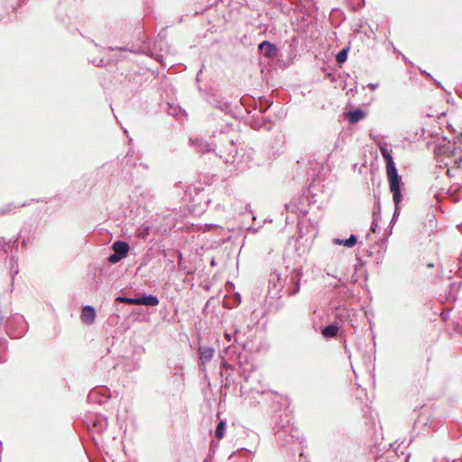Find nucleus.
Instances as JSON below:
<instances>
[{
	"label": "nucleus",
	"mask_w": 462,
	"mask_h": 462,
	"mask_svg": "<svg viewBox=\"0 0 462 462\" xmlns=\"http://www.w3.org/2000/svg\"><path fill=\"white\" fill-rule=\"evenodd\" d=\"M380 152L386 164V174L389 181L390 191L393 193V199L395 205L393 217L399 214L400 203L402 199L401 191V177L391 154V152L385 146H380Z\"/></svg>",
	"instance_id": "f257e3e1"
},
{
	"label": "nucleus",
	"mask_w": 462,
	"mask_h": 462,
	"mask_svg": "<svg viewBox=\"0 0 462 462\" xmlns=\"http://www.w3.org/2000/svg\"><path fill=\"white\" fill-rule=\"evenodd\" d=\"M274 430L277 439L282 442L283 445L291 442L298 443L300 446V456L303 457L305 439L300 430L291 423L290 418L287 415L276 423Z\"/></svg>",
	"instance_id": "f03ea898"
},
{
	"label": "nucleus",
	"mask_w": 462,
	"mask_h": 462,
	"mask_svg": "<svg viewBox=\"0 0 462 462\" xmlns=\"http://www.w3.org/2000/svg\"><path fill=\"white\" fill-rule=\"evenodd\" d=\"M218 156L223 162L226 164H235L239 165V162L237 161L238 157V149L236 143L233 139H229L226 144H221L218 147Z\"/></svg>",
	"instance_id": "7ed1b4c3"
},
{
	"label": "nucleus",
	"mask_w": 462,
	"mask_h": 462,
	"mask_svg": "<svg viewBox=\"0 0 462 462\" xmlns=\"http://www.w3.org/2000/svg\"><path fill=\"white\" fill-rule=\"evenodd\" d=\"M24 319L23 316H16L12 319L6 320V332L14 338L22 337L26 331Z\"/></svg>",
	"instance_id": "20e7f679"
},
{
	"label": "nucleus",
	"mask_w": 462,
	"mask_h": 462,
	"mask_svg": "<svg viewBox=\"0 0 462 462\" xmlns=\"http://www.w3.org/2000/svg\"><path fill=\"white\" fill-rule=\"evenodd\" d=\"M113 253L108 256V263L115 264L125 258L130 251V245L125 241L117 240L112 245Z\"/></svg>",
	"instance_id": "39448f33"
},
{
	"label": "nucleus",
	"mask_w": 462,
	"mask_h": 462,
	"mask_svg": "<svg viewBox=\"0 0 462 462\" xmlns=\"http://www.w3.org/2000/svg\"><path fill=\"white\" fill-rule=\"evenodd\" d=\"M242 346L230 344L221 352V365L226 368L233 369L234 365L229 364V361H236L240 357Z\"/></svg>",
	"instance_id": "423d86ee"
},
{
	"label": "nucleus",
	"mask_w": 462,
	"mask_h": 462,
	"mask_svg": "<svg viewBox=\"0 0 462 462\" xmlns=\"http://www.w3.org/2000/svg\"><path fill=\"white\" fill-rule=\"evenodd\" d=\"M300 273L297 269L291 270L290 274L285 277L286 291L290 295H294L300 291Z\"/></svg>",
	"instance_id": "0eeeda50"
},
{
	"label": "nucleus",
	"mask_w": 462,
	"mask_h": 462,
	"mask_svg": "<svg viewBox=\"0 0 462 462\" xmlns=\"http://www.w3.org/2000/svg\"><path fill=\"white\" fill-rule=\"evenodd\" d=\"M245 331H243L239 325L233 324L230 331H226L224 337L226 340L230 343L233 339L235 343L239 346H242L243 348L245 347V341L244 337L245 336Z\"/></svg>",
	"instance_id": "6e6552de"
},
{
	"label": "nucleus",
	"mask_w": 462,
	"mask_h": 462,
	"mask_svg": "<svg viewBox=\"0 0 462 462\" xmlns=\"http://www.w3.org/2000/svg\"><path fill=\"white\" fill-rule=\"evenodd\" d=\"M258 49L261 53L269 59H274L278 56V48L275 44L269 41H263L258 45Z\"/></svg>",
	"instance_id": "1a4fd4ad"
},
{
	"label": "nucleus",
	"mask_w": 462,
	"mask_h": 462,
	"mask_svg": "<svg viewBox=\"0 0 462 462\" xmlns=\"http://www.w3.org/2000/svg\"><path fill=\"white\" fill-rule=\"evenodd\" d=\"M159 299L155 295L143 294L135 297V305H144L148 307H155L159 304Z\"/></svg>",
	"instance_id": "9d476101"
},
{
	"label": "nucleus",
	"mask_w": 462,
	"mask_h": 462,
	"mask_svg": "<svg viewBox=\"0 0 462 462\" xmlns=\"http://www.w3.org/2000/svg\"><path fill=\"white\" fill-rule=\"evenodd\" d=\"M81 320L86 324H92L96 319V310L94 307L90 305H86L83 307L81 315Z\"/></svg>",
	"instance_id": "9b49d317"
},
{
	"label": "nucleus",
	"mask_w": 462,
	"mask_h": 462,
	"mask_svg": "<svg viewBox=\"0 0 462 462\" xmlns=\"http://www.w3.org/2000/svg\"><path fill=\"white\" fill-rule=\"evenodd\" d=\"M365 116V113L361 108L349 110L346 117L350 124H356Z\"/></svg>",
	"instance_id": "f8f14e48"
},
{
	"label": "nucleus",
	"mask_w": 462,
	"mask_h": 462,
	"mask_svg": "<svg viewBox=\"0 0 462 462\" xmlns=\"http://www.w3.org/2000/svg\"><path fill=\"white\" fill-rule=\"evenodd\" d=\"M199 354L201 364L205 365L212 359L214 356V349L210 346H199Z\"/></svg>",
	"instance_id": "ddd939ff"
},
{
	"label": "nucleus",
	"mask_w": 462,
	"mask_h": 462,
	"mask_svg": "<svg viewBox=\"0 0 462 462\" xmlns=\"http://www.w3.org/2000/svg\"><path fill=\"white\" fill-rule=\"evenodd\" d=\"M189 141L199 152L205 153L214 150L212 145L205 142L202 138L190 139Z\"/></svg>",
	"instance_id": "4468645a"
},
{
	"label": "nucleus",
	"mask_w": 462,
	"mask_h": 462,
	"mask_svg": "<svg viewBox=\"0 0 462 462\" xmlns=\"http://www.w3.org/2000/svg\"><path fill=\"white\" fill-rule=\"evenodd\" d=\"M332 244L337 245H344L347 248H352L357 244V236L351 234L347 239L333 238Z\"/></svg>",
	"instance_id": "2eb2a0df"
},
{
	"label": "nucleus",
	"mask_w": 462,
	"mask_h": 462,
	"mask_svg": "<svg viewBox=\"0 0 462 462\" xmlns=\"http://www.w3.org/2000/svg\"><path fill=\"white\" fill-rule=\"evenodd\" d=\"M338 326L336 323H331L321 328V334L326 338H332L337 335Z\"/></svg>",
	"instance_id": "dca6fc26"
},
{
	"label": "nucleus",
	"mask_w": 462,
	"mask_h": 462,
	"mask_svg": "<svg viewBox=\"0 0 462 462\" xmlns=\"http://www.w3.org/2000/svg\"><path fill=\"white\" fill-rule=\"evenodd\" d=\"M335 317L340 322H345L349 319L350 311L346 306H339L335 310Z\"/></svg>",
	"instance_id": "f3484780"
},
{
	"label": "nucleus",
	"mask_w": 462,
	"mask_h": 462,
	"mask_svg": "<svg viewBox=\"0 0 462 462\" xmlns=\"http://www.w3.org/2000/svg\"><path fill=\"white\" fill-rule=\"evenodd\" d=\"M1 240H3L2 244V251L5 253H8L9 251H12L13 249L15 250V252L18 251V237H16L14 240H9L5 241L3 237H1Z\"/></svg>",
	"instance_id": "a211bd4d"
},
{
	"label": "nucleus",
	"mask_w": 462,
	"mask_h": 462,
	"mask_svg": "<svg viewBox=\"0 0 462 462\" xmlns=\"http://www.w3.org/2000/svg\"><path fill=\"white\" fill-rule=\"evenodd\" d=\"M25 205H26L25 203H23V204H20V205H14L13 203H8V204L5 205L3 208H0V216L14 212V210L16 208L24 207Z\"/></svg>",
	"instance_id": "6ab92c4d"
},
{
	"label": "nucleus",
	"mask_w": 462,
	"mask_h": 462,
	"mask_svg": "<svg viewBox=\"0 0 462 462\" xmlns=\"http://www.w3.org/2000/svg\"><path fill=\"white\" fill-rule=\"evenodd\" d=\"M348 52L349 47L343 48L341 51L337 52V54L336 55V60L339 65L346 61Z\"/></svg>",
	"instance_id": "aec40b11"
},
{
	"label": "nucleus",
	"mask_w": 462,
	"mask_h": 462,
	"mask_svg": "<svg viewBox=\"0 0 462 462\" xmlns=\"http://www.w3.org/2000/svg\"><path fill=\"white\" fill-rule=\"evenodd\" d=\"M226 427V421L223 420H221L217 423L216 430H215V436L217 439H221L224 437Z\"/></svg>",
	"instance_id": "412c9836"
},
{
	"label": "nucleus",
	"mask_w": 462,
	"mask_h": 462,
	"mask_svg": "<svg viewBox=\"0 0 462 462\" xmlns=\"http://www.w3.org/2000/svg\"><path fill=\"white\" fill-rule=\"evenodd\" d=\"M94 428H96L97 431H102L104 429L106 428V421L104 418L101 417H96L93 420Z\"/></svg>",
	"instance_id": "4be33fe9"
},
{
	"label": "nucleus",
	"mask_w": 462,
	"mask_h": 462,
	"mask_svg": "<svg viewBox=\"0 0 462 462\" xmlns=\"http://www.w3.org/2000/svg\"><path fill=\"white\" fill-rule=\"evenodd\" d=\"M18 257L15 254H12L9 260V265L12 273L14 274L18 273V269L15 265H17Z\"/></svg>",
	"instance_id": "5701e85b"
},
{
	"label": "nucleus",
	"mask_w": 462,
	"mask_h": 462,
	"mask_svg": "<svg viewBox=\"0 0 462 462\" xmlns=\"http://www.w3.org/2000/svg\"><path fill=\"white\" fill-rule=\"evenodd\" d=\"M116 300L117 302L135 305V297L130 298V297H125V296H118V297H116Z\"/></svg>",
	"instance_id": "b1692460"
},
{
	"label": "nucleus",
	"mask_w": 462,
	"mask_h": 462,
	"mask_svg": "<svg viewBox=\"0 0 462 462\" xmlns=\"http://www.w3.org/2000/svg\"><path fill=\"white\" fill-rule=\"evenodd\" d=\"M125 165H131L133 167H135L136 166V162L134 160H133V155L130 154V152H128L126 155H125ZM126 166L124 167V169L125 168Z\"/></svg>",
	"instance_id": "393cba45"
},
{
	"label": "nucleus",
	"mask_w": 462,
	"mask_h": 462,
	"mask_svg": "<svg viewBox=\"0 0 462 462\" xmlns=\"http://www.w3.org/2000/svg\"><path fill=\"white\" fill-rule=\"evenodd\" d=\"M249 453H250V451H249L248 449H246V448H241V449H238L236 452L232 453V454L229 456L228 459H229V460L234 459V458L236 457V454L249 455Z\"/></svg>",
	"instance_id": "a878e982"
},
{
	"label": "nucleus",
	"mask_w": 462,
	"mask_h": 462,
	"mask_svg": "<svg viewBox=\"0 0 462 462\" xmlns=\"http://www.w3.org/2000/svg\"><path fill=\"white\" fill-rule=\"evenodd\" d=\"M99 391H106V389H101V390H92L88 398L89 399V401H96V397L97 395L99 393Z\"/></svg>",
	"instance_id": "bb28decb"
},
{
	"label": "nucleus",
	"mask_w": 462,
	"mask_h": 462,
	"mask_svg": "<svg viewBox=\"0 0 462 462\" xmlns=\"http://www.w3.org/2000/svg\"><path fill=\"white\" fill-rule=\"evenodd\" d=\"M375 215H376V212H375V208H374V212H373L374 219H373V222H372V225H371V231L372 232H375V229L377 227V219L375 217Z\"/></svg>",
	"instance_id": "cd10ccee"
},
{
	"label": "nucleus",
	"mask_w": 462,
	"mask_h": 462,
	"mask_svg": "<svg viewBox=\"0 0 462 462\" xmlns=\"http://www.w3.org/2000/svg\"><path fill=\"white\" fill-rule=\"evenodd\" d=\"M219 103V108L222 111H227L229 109V104L226 102H218Z\"/></svg>",
	"instance_id": "c85d7f7f"
},
{
	"label": "nucleus",
	"mask_w": 462,
	"mask_h": 462,
	"mask_svg": "<svg viewBox=\"0 0 462 462\" xmlns=\"http://www.w3.org/2000/svg\"><path fill=\"white\" fill-rule=\"evenodd\" d=\"M140 368V365L138 363H133V367L132 368H126L125 371L126 372H131V371H134V370H138Z\"/></svg>",
	"instance_id": "c756f323"
},
{
	"label": "nucleus",
	"mask_w": 462,
	"mask_h": 462,
	"mask_svg": "<svg viewBox=\"0 0 462 462\" xmlns=\"http://www.w3.org/2000/svg\"><path fill=\"white\" fill-rule=\"evenodd\" d=\"M457 189H458V188H456V189H448V193L450 196H453V195H454V193H455L456 191H457Z\"/></svg>",
	"instance_id": "7c9ffc66"
},
{
	"label": "nucleus",
	"mask_w": 462,
	"mask_h": 462,
	"mask_svg": "<svg viewBox=\"0 0 462 462\" xmlns=\"http://www.w3.org/2000/svg\"><path fill=\"white\" fill-rule=\"evenodd\" d=\"M110 49H111V50H119V51H128V49H127V48H125V47H120V48H112V47H111Z\"/></svg>",
	"instance_id": "2f4dec72"
},
{
	"label": "nucleus",
	"mask_w": 462,
	"mask_h": 462,
	"mask_svg": "<svg viewBox=\"0 0 462 462\" xmlns=\"http://www.w3.org/2000/svg\"><path fill=\"white\" fill-rule=\"evenodd\" d=\"M372 90H374L377 87H378V84H369L368 86Z\"/></svg>",
	"instance_id": "473e14b6"
},
{
	"label": "nucleus",
	"mask_w": 462,
	"mask_h": 462,
	"mask_svg": "<svg viewBox=\"0 0 462 462\" xmlns=\"http://www.w3.org/2000/svg\"><path fill=\"white\" fill-rule=\"evenodd\" d=\"M173 375H174V376H177V375L182 376V375H183V374H182V372H181V371H180V372L178 371V372H175Z\"/></svg>",
	"instance_id": "72a5a7b5"
},
{
	"label": "nucleus",
	"mask_w": 462,
	"mask_h": 462,
	"mask_svg": "<svg viewBox=\"0 0 462 462\" xmlns=\"http://www.w3.org/2000/svg\"><path fill=\"white\" fill-rule=\"evenodd\" d=\"M268 108H269V106H266V107H264V108H262V107H261V108H260V112H261V113H264L265 111H267V109H268Z\"/></svg>",
	"instance_id": "f704fd0d"
},
{
	"label": "nucleus",
	"mask_w": 462,
	"mask_h": 462,
	"mask_svg": "<svg viewBox=\"0 0 462 462\" xmlns=\"http://www.w3.org/2000/svg\"><path fill=\"white\" fill-rule=\"evenodd\" d=\"M422 73L425 74L426 76L431 78V75L430 73H427L425 70H423Z\"/></svg>",
	"instance_id": "c9c22d12"
},
{
	"label": "nucleus",
	"mask_w": 462,
	"mask_h": 462,
	"mask_svg": "<svg viewBox=\"0 0 462 462\" xmlns=\"http://www.w3.org/2000/svg\"><path fill=\"white\" fill-rule=\"evenodd\" d=\"M140 165L143 166L144 169H148V166L146 164L140 163Z\"/></svg>",
	"instance_id": "e433bc0d"
},
{
	"label": "nucleus",
	"mask_w": 462,
	"mask_h": 462,
	"mask_svg": "<svg viewBox=\"0 0 462 462\" xmlns=\"http://www.w3.org/2000/svg\"><path fill=\"white\" fill-rule=\"evenodd\" d=\"M462 162V158H459L458 160H457V159H456V163H457V162Z\"/></svg>",
	"instance_id": "4c0bfd02"
},
{
	"label": "nucleus",
	"mask_w": 462,
	"mask_h": 462,
	"mask_svg": "<svg viewBox=\"0 0 462 462\" xmlns=\"http://www.w3.org/2000/svg\"><path fill=\"white\" fill-rule=\"evenodd\" d=\"M447 174H448V176H450V171H449V170H448V171H447Z\"/></svg>",
	"instance_id": "58836bf2"
},
{
	"label": "nucleus",
	"mask_w": 462,
	"mask_h": 462,
	"mask_svg": "<svg viewBox=\"0 0 462 462\" xmlns=\"http://www.w3.org/2000/svg\"><path fill=\"white\" fill-rule=\"evenodd\" d=\"M204 462H209V460H208V458H206V459L204 460Z\"/></svg>",
	"instance_id": "ea45409f"
},
{
	"label": "nucleus",
	"mask_w": 462,
	"mask_h": 462,
	"mask_svg": "<svg viewBox=\"0 0 462 462\" xmlns=\"http://www.w3.org/2000/svg\"><path fill=\"white\" fill-rule=\"evenodd\" d=\"M363 1V5H365V0H362Z\"/></svg>",
	"instance_id": "a19ab883"
},
{
	"label": "nucleus",
	"mask_w": 462,
	"mask_h": 462,
	"mask_svg": "<svg viewBox=\"0 0 462 462\" xmlns=\"http://www.w3.org/2000/svg\"><path fill=\"white\" fill-rule=\"evenodd\" d=\"M433 462H437L436 460H434Z\"/></svg>",
	"instance_id": "79ce46f5"
}]
</instances>
